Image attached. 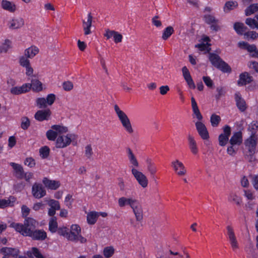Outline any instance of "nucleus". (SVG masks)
I'll return each instance as SVG.
<instances>
[{
	"mask_svg": "<svg viewBox=\"0 0 258 258\" xmlns=\"http://www.w3.org/2000/svg\"><path fill=\"white\" fill-rule=\"evenodd\" d=\"M36 221L33 218H28L24 224L12 223L10 226L24 236H29L35 240H42L46 238V233L41 230H33L36 227Z\"/></svg>",
	"mask_w": 258,
	"mask_h": 258,
	"instance_id": "obj_1",
	"label": "nucleus"
},
{
	"mask_svg": "<svg viewBox=\"0 0 258 258\" xmlns=\"http://www.w3.org/2000/svg\"><path fill=\"white\" fill-rule=\"evenodd\" d=\"M71 143L74 145L77 143V136L73 134H66L61 131L59 136L56 140V147L58 148H63L69 146Z\"/></svg>",
	"mask_w": 258,
	"mask_h": 258,
	"instance_id": "obj_2",
	"label": "nucleus"
},
{
	"mask_svg": "<svg viewBox=\"0 0 258 258\" xmlns=\"http://www.w3.org/2000/svg\"><path fill=\"white\" fill-rule=\"evenodd\" d=\"M56 99L54 94H49L46 98L39 97L36 99V105L39 109L46 108L48 106H51Z\"/></svg>",
	"mask_w": 258,
	"mask_h": 258,
	"instance_id": "obj_3",
	"label": "nucleus"
},
{
	"mask_svg": "<svg viewBox=\"0 0 258 258\" xmlns=\"http://www.w3.org/2000/svg\"><path fill=\"white\" fill-rule=\"evenodd\" d=\"M114 110L122 126L126 129H132L130 119L127 115L120 109L117 104L114 105Z\"/></svg>",
	"mask_w": 258,
	"mask_h": 258,
	"instance_id": "obj_4",
	"label": "nucleus"
},
{
	"mask_svg": "<svg viewBox=\"0 0 258 258\" xmlns=\"http://www.w3.org/2000/svg\"><path fill=\"white\" fill-rule=\"evenodd\" d=\"M131 171L132 174L138 183L143 188L147 187L148 184V180L146 176L142 172L139 171L135 168L133 167Z\"/></svg>",
	"mask_w": 258,
	"mask_h": 258,
	"instance_id": "obj_5",
	"label": "nucleus"
},
{
	"mask_svg": "<svg viewBox=\"0 0 258 258\" xmlns=\"http://www.w3.org/2000/svg\"><path fill=\"white\" fill-rule=\"evenodd\" d=\"M31 193L34 198L39 199L46 196V190L42 184L35 182L32 186Z\"/></svg>",
	"mask_w": 258,
	"mask_h": 258,
	"instance_id": "obj_6",
	"label": "nucleus"
},
{
	"mask_svg": "<svg viewBox=\"0 0 258 258\" xmlns=\"http://www.w3.org/2000/svg\"><path fill=\"white\" fill-rule=\"evenodd\" d=\"M257 139V135H255V133H251L250 137L247 138L244 142L246 149L251 154H253L255 153Z\"/></svg>",
	"mask_w": 258,
	"mask_h": 258,
	"instance_id": "obj_7",
	"label": "nucleus"
},
{
	"mask_svg": "<svg viewBox=\"0 0 258 258\" xmlns=\"http://www.w3.org/2000/svg\"><path fill=\"white\" fill-rule=\"evenodd\" d=\"M227 236L232 249L234 251L239 248L238 240L235 234L233 228L231 226L226 227Z\"/></svg>",
	"mask_w": 258,
	"mask_h": 258,
	"instance_id": "obj_8",
	"label": "nucleus"
},
{
	"mask_svg": "<svg viewBox=\"0 0 258 258\" xmlns=\"http://www.w3.org/2000/svg\"><path fill=\"white\" fill-rule=\"evenodd\" d=\"M93 17L90 13L86 18L82 20V27L85 35H88L91 33V27L92 25Z\"/></svg>",
	"mask_w": 258,
	"mask_h": 258,
	"instance_id": "obj_9",
	"label": "nucleus"
},
{
	"mask_svg": "<svg viewBox=\"0 0 258 258\" xmlns=\"http://www.w3.org/2000/svg\"><path fill=\"white\" fill-rule=\"evenodd\" d=\"M0 252L4 255L3 257L9 258L12 257L13 258H18L19 251L18 249L13 248L11 247H3L1 249Z\"/></svg>",
	"mask_w": 258,
	"mask_h": 258,
	"instance_id": "obj_10",
	"label": "nucleus"
},
{
	"mask_svg": "<svg viewBox=\"0 0 258 258\" xmlns=\"http://www.w3.org/2000/svg\"><path fill=\"white\" fill-rule=\"evenodd\" d=\"M31 83H27L29 86V91L32 89L34 92H39L43 90V84L38 80V76L34 78H32L31 80Z\"/></svg>",
	"mask_w": 258,
	"mask_h": 258,
	"instance_id": "obj_11",
	"label": "nucleus"
},
{
	"mask_svg": "<svg viewBox=\"0 0 258 258\" xmlns=\"http://www.w3.org/2000/svg\"><path fill=\"white\" fill-rule=\"evenodd\" d=\"M137 221H141L143 219L142 206L139 201L137 199L131 207Z\"/></svg>",
	"mask_w": 258,
	"mask_h": 258,
	"instance_id": "obj_12",
	"label": "nucleus"
},
{
	"mask_svg": "<svg viewBox=\"0 0 258 258\" xmlns=\"http://www.w3.org/2000/svg\"><path fill=\"white\" fill-rule=\"evenodd\" d=\"M171 165L177 175L179 176H183L186 174V170L184 165L178 160H175L172 161Z\"/></svg>",
	"mask_w": 258,
	"mask_h": 258,
	"instance_id": "obj_13",
	"label": "nucleus"
},
{
	"mask_svg": "<svg viewBox=\"0 0 258 258\" xmlns=\"http://www.w3.org/2000/svg\"><path fill=\"white\" fill-rule=\"evenodd\" d=\"M51 112L49 109L38 110L34 115V118L36 120L42 121L47 120L50 116Z\"/></svg>",
	"mask_w": 258,
	"mask_h": 258,
	"instance_id": "obj_14",
	"label": "nucleus"
},
{
	"mask_svg": "<svg viewBox=\"0 0 258 258\" xmlns=\"http://www.w3.org/2000/svg\"><path fill=\"white\" fill-rule=\"evenodd\" d=\"M104 36L106 37L107 39L113 37L115 43L121 42L122 39V36L121 34L117 31L110 30L109 29H107L105 31V33L104 34Z\"/></svg>",
	"mask_w": 258,
	"mask_h": 258,
	"instance_id": "obj_15",
	"label": "nucleus"
},
{
	"mask_svg": "<svg viewBox=\"0 0 258 258\" xmlns=\"http://www.w3.org/2000/svg\"><path fill=\"white\" fill-rule=\"evenodd\" d=\"M42 183L46 188L51 190H56L60 185L59 181L51 180L47 177L43 178Z\"/></svg>",
	"mask_w": 258,
	"mask_h": 258,
	"instance_id": "obj_16",
	"label": "nucleus"
},
{
	"mask_svg": "<svg viewBox=\"0 0 258 258\" xmlns=\"http://www.w3.org/2000/svg\"><path fill=\"white\" fill-rule=\"evenodd\" d=\"M253 79L247 72H244L240 74L239 79L237 81V84L239 86H245L253 81Z\"/></svg>",
	"mask_w": 258,
	"mask_h": 258,
	"instance_id": "obj_17",
	"label": "nucleus"
},
{
	"mask_svg": "<svg viewBox=\"0 0 258 258\" xmlns=\"http://www.w3.org/2000/svg\"><path fill=\"white\" fill-rule=\"evenodd\" d=\"M242 135L240 131L234 132L229 140L230 144L235 145L237 146H240L242 144Z\"/></svg>",
	"mask_w": 258,
	"mask_h": 258,
	"instance_id": "obj_18",
	"label": "nucleus"
},
{
	"mask_svg": "<svg viewBox=\"0 0 258 258\" xmlns=\"http://www.w3.org/2000/svg\"><path fill=\"white\" fill-rule=\"evenodd\" d=\"M231 133L230 130H224L218 137L219 144L220 146L223 147L226 146L228 141Z\"/></svg>",
	"mask_w": 258,
	"mask_h": 258,
	"instance_id": "obj_19",
	"label": "nucleus"
},
{
	"mask_svg": "<svg viewBox=\"0 0 258 258\" xmlns=\"http://www.w3.org/2000/svg\"><path fill=\"white\" fill-rule=\"evenodd\" d=\"M81 228L80 226L76 224H72L70 227V241L75 240L77 236L81 234Z\"/></svg>",
	"mask_w": 258,
	"mask_h": 258,
	"instance_id": "obj_20",
	"label": "nucleus"
},
{
	"mask_svg": "<svg viewBox=\"0 0 258 258\" xmlns=\"http://www.w3.org/2000/svg\"><path fill=\"white\" fill-rule=\"evenodd\" d=\"M136 200L137 199L136 198L133 197L126 198L122 197L118 200V206L121 208L129 206L131 208L134 203V202L136 201Z\"/></svg>",
	"mask_w": 258,
	"mask_h": 258,
	"instance_id": "obj_21",
	"label": "nucleus"
},
{
	"mask_svg": "<svg viewBox=\"0 0 258 258\" xmlns=\"http://www.w3.org/2000/svg\"><path fill=\"white\" fill-rule=\"evenodd\" d=\"M24 25V21L21 17H16L10 22L9 28L11 29H16L22 27Z\"/></svg>",
	"mask_w": 258,
	"mask_h": 258,
	"instance_id": "obj_22",
	"label": "nucleus"
},
{
	"mask_svg": "<svg viewBox=\"0 0 258 258\" xmlns=\"http://www.w3.org/2000/svg\"><path fill=\"white\" fill-rule=\"evenodd\" d=\"M39 49L37 46L32 45L25 50L24 55L27 58H33L39 53Z\"/></svg>",
	"mask_w": 258,
	"mask_h": 258,
	"instance_id": "obj_23",
	"label": "nucleus"
},
{
	"mask_svg": "<svg viewBox=\"0 0 258 258\" xmlns=\"http://www.w3.org/2000/svg\"><path fill=\"white\" fill-rule=\"evenodd\" d=\"M235 99L236 102V105L238 108L241 112L244 111L246 108L247 106L245 100L239 95V93L235 94Z\"/></svg>",
	"mask_w": 258,
	"mask_h": 258,
	"instance_id": "obj_24",
	"label": "nucleus"
},
{
	"mask_svg": "<svg viewBox=\"0 0 258 258\" xmlns=\"http://www.w3.org/2000/svg\"><path fill=\"white\" fill-rule=\"evenodd\" d=\"M16 201V198L12 196H11L7 199H0V208L12 207L14 205Z\"/></svg>",
	"mask_w": 258,
	"mask_h": 258,
	"instance_id": "obj_25",
	"label": "nucleus"
},
{
	"mask_svg": "<svg viewBox=\"0 0 258 258\" xmlns=\"http://www.w3.org/2000/svg\"><path fill=\"white\" fill-rule=\"evenodd\" d=\"M29 86L27 83L20 87H13L11 89V92L14 95H19L29 92Z\"/></svg>",
	"mask_w": 258,
	"mask_h": 258,
	"instance_id": "obj_26",
	"label": "nucleus"
},
{
	"mask_svg": "<svg viewBox=\"0 0 258 258\" xmlns=\"http://www.w3.org/2000/svg\"><path fill=\"white\" fill-rule=\"evenodd\" d=\"M188 142L189 148L191 153L194 155H197L198 153L199 150L196 141H195L194 138L192 136L188 135Z\"/></svg>",
	"mask_w": 258,
	"mask_h": 258,
	"instance_id": "obj_27",
	"label": "nucleus"
},
{
	"mask_svg": "<svg viewBox=\"0 0 258 258\" xmlns=\"http://www.w3.org/2000/svg\"><path fill=\"white\" fill-rule=\"evenodd\" d=\"M26 254L30 258L34 257L36 258H44L39 250L36 247H32L30 250L27 251Z\"/></svg>",
	"mask_w": 258,
	"mask_h": 258,
	"instance_id": "obj_28",
	"label": "nucleus"
},
{
	"mask_svg": "<svg viewBox=\"0 0 258 258\" xmlns=\"http://www.w3.org/2000/svg\"><path fill=\"white\" fill-rule=\"evenodd\" d=\"M99 217L98 212L95 211H91L89 212L87 215V223L90 225L94 224Z\"/></svg>",
	"mask_w": 258,
	"mask_h": 258,
	"instance_id": "obj_29",
	"label": "nucleus"
},
{
	"mask_svg": "<svg viewBox=\"0 0 258 258\" xmlns=\"http://www.w3.org/2000/svg\"><path fill=\"white\" fill-rule=\"evenodd\" d=\"M1 5L4 10L10 12H14L16 10V5L10 1L3 0Z\"/></svg>",
	"mask_w": 258,
	"mask_h": 258,
	"instance_id": "obj_30",
	"label": "nucleus"
},
{
	"mask_svg": "<svg viewBox=\"0 0 258 258\" xmlns=\"http://www.w3.org/2000/svg\"><path fill=\"white\" fill-rule=\"evenodd\" d=\"M10 165L15 170L16 176L20 178H22L24 172L22 166L20 164L13 162L10 163Z\"/></svg>",
	"mask_w": 258,
	"mask_h": 258,
	"instance_id": "obj_31",
	"label": "nucleus"
},
{
	"mask_svg": "<svg viewBox=\"0 0 258 258\" xmlns=\"http://www.w3.org/2000/svg\"><path fill=\"white\" fill-rule=\"evenodd\" d=\"M58 224L57 218L56 217H51L49 221V230L52 233H54L57 231Z\"/></svg>",
	"mask_w": 258,
	"mask_h": 258,
	"instance_id": "obj_32",
	"label": "nucleus"
},
{
	"mask_svg": "<svg viewBox=\"0 0 258 258\" xmlns=\"http://www.w3.org/2000/svg\"><path fill=\"white\" fill-rule=\"evenodd\" d=\"M127 156L129 161L131 164L132 165V168L133 167H138L139 166V163L130 149L127 150Z\"/></svg>",
	"mask_w": 258,
	"mask_h": 258,
	"instance_id": "obj_33",
	"label": "nucleus"
},
{
	"mask_svg": "<svg viewBox=\"0 0 258 258\" xmlns=\"http://www.w3.org/2000/svg\"><path fill=\"white\" fill-rule=\"evenodd\" d=\"M58 234L70 240V231L69 229L64 226L59 227L57 229Z\"/></svg>",
	"mask_w": 258,
	"mask_h": 258,
	"instance_id": "obj_34",
	"label": "nucleus"
},
{
	"mask_svg": "<svg viewBox=\"0 0 258 258\" xmlns=\"http://www.w3.org/2000/svg\"><path fill=\"white\" fill-rule=\"evenodd\" d=\"M216 68L224 73H230L231 72L230 67L223 60L218 64Z\"/></svg>",
	"mask_w": 258,
	"mask_h": 258,
	"instance_id": "obj_35",
	"label": "nucleus"
},
{
	"mask_svg": "<svg viewBox=\"0 0 258 258\" xmlns=\"http://www.w3.org/2000/svg\"><path fill=\"white\" fill-rule=\"evenodd\" d=\"M61 130H48L46 133L47 139L50 141H54L59 136Z\"/></svg>",
	"mask_w": 258,
	"mask_h": 258,
	"instance_id": "obj_36",
	"label": "nucleus"
},
{
	"mask_svg": "<svg viewBox=\"0 0 258 258\" xmlns=\"http://www.w3.org/2000/svg\"><path fill=\"white\" fill-rule=\"evenodd\" d=\"M191 106L193 110V111L195 115H196L197 118L199 120H201L202 119V116L200 112V110L199 109L198 106L197 105V104L196 103V101L194 97H191Z\"/></svg>",
	"mask_w": 258,
	"mask_h": 258,
	"instance_id": "obj_37",
	"label": "nucleus"
},
{
	"mask_svg": "<svg viewBox=\"0 0 258 258\" xmlns=\"http://www.w3.org/2000/svg\"><path fill=\"white\" fill-rule=\"evenodd\" d=\"M234 29L238 34L242 35L246 30L247 27L242 23L236 22L234 24Z\"/></svg>",
	"mask_w": 258,
	"mask_h": 258,
	"instance_id": "obj_38",
	"label": "nucleus"
},
{
	"mask_svg": "<svg viewBox=\"0 0 258 258\" xmlns=\"http://www.w3.org/2000/svg\"><path fill=\"white\" fill-rule=\"evenodd\" d=\"M209 60L215 67L222 60L220 57L214 53H209Z\"/></svg>",
	"mask_w": 258,
	"mask_h": 258,
	"instance_id": "obj_39",
	"label": "nucleus"
},
{
	"mask_svg": "<svg viewBox=\"0 0 258 258\" xmlns=\"http://www.w3.org/2000/svg\"><path fill=\"white\" fill-rule=\"evenodd\" d=\"M238 6V3L236 1L227 2L224 7V11L226 13L229 12L230 11L234 9Z\"/></svg>",
	"mask_w": 258,
	"mask_h": 258,
	"instance_id": "obj_40",
	"label": "nucleus"
},
{
	"mask_svg": "<svg viewBox=\"0 0 258 258\" xmlns=\"http://www.w3.org/2000/svg\"><path fill=\"white\" fill-rule=\"evenodd\" d=\"M258 11V3L253 4L248 7L245 11V15L249 16Z\"/></svg>",
	"mask_w": 258,
	"mask_h": 258,
	"instance_id": "obj_41",
	"label": "nucleus"
},
{
	"mask_svg": "<svg viewBox=\"0 0 258 258\" xmlns=\"http://www.w3.org/2000/svg\"><path fill=\"white\" fill-rule=\"evenodd\" d=\"M228 201L237 205H240L242 202L241 199L237 195L233 193H231L229 195Z\"/></svg>",
	"mask_w": 258,
	"mask_h": 258,
	"instance_id": "obj_42",
	"label": "nucleus"
},
{
	"mask_svg": "<svg viewBox=\"0 0 258 258\" xmlns=\"http://www.w3.org/2000/svg\"><path fill=\"white\" fill-rule=\"evenodd\" d=\"M174 32V29L172 26H168L164 30L162 38L166 40H167Z\"/></svg>",
	"mask_w": 258,
	"mask_h": 258,
	"instance_id": "obj_43",
	"label": "nucleus"
},
{
	"mask_svg": "<svg viewBox=\"0 0 258 258\" xmlns=\"http://www.w3.org/2000/svg\"><path fill=\"white\" fill-rule=\"evenodd\" d=\"M221 119L220 116L213 114L210 118V122L212 127H216L219 124Z\"/></svg>",
	"mask_w": 258,
	"mask_h": 258,
	"instance_id": "obj_44",
	"label": "nucleus"
},
{
	"mask_svg": "<svg viewBox=\"0 0 258 258\" xmlns=\"http://www.w3.org/2000/svg\"><path fill=\"white\" fill-rule=\"evenodd\" d=\"M50 153V149L48 147L45 146L39 149V155L41 158H47Z\"/></svg>",
	"mask_w": 258,
	"mask_h": 258,
	"instance_id": "obj_45",
	"label": "nucleus"
},
{
	"mask_svg": "<svg viewBox=\"0 0 258 258\" xmlns=\"http://www.w3.org/2000/svg\"><path fill=\"white\" fill-rule=\"evenodd\" d=\"M48 205L51 208L60 210V206L59 202L53 199H50L47 201Z\"/></svg>",
	"mask_w": 258,
	"mask_h": 258,
	"instance_id": "obj_46",
	"label": "nucleus"
},
{
	"mask_svg": "<svg viewBox=\"0 0 258 258\" xmlns=\"http://www.w3.org/2000/svg\"><path fill=\"white\" fill-rule=\"evenodd\" d=\"M25 68L26 75L28 76L29 80H31L32 78H34L37 76V75L34 74V70L31 65L26 67Z\"/></svg>",
	"mask_w": 258,
	"mask_h": 258,
	"instance_id": "obj_47",
	"label": "nucleus"
},
{
	"mask_svg": "<svg viewBox=\"0 0 258 258\" xmlns=\"http://www.w3.org/2000/svg\"><path fill=\"white\" fill-rule=\"evenodd\" d=\"M205 21L208 24H211L219 22V20L217 19L214 16L211 15H206L204 16Z\"/></svg>",
	"mask_w": 258,
	"mask_h": 258,
	"instance_id": "obj_48",
	"label": "nucleus"
},
{
	"mask_svg": "<svg viewBox=\"0 0 258 258\" xmlns=\"http://www.w3.org/2000/svg\"><path fill=\"white\" fill-rule=\"evenodd\" d=\"M28 58L25 55L20 56L19 58L20 64L24 68L30 66V62Z\"/></svg>",
	"mask_w": 258,
	"mask_h": 258,
	"instance_id": "obj_49",
	"label": "nucleus"
},
{
	"mask_svg": "<svg viewBox=\"0 0 258 258\" xmlns=\"http://www.w3.org/2000/svg\"><path fill=\"white\" fill-rule=\"evenodd\" d=\"M114 249L112 246H108L104 248L103 250V254L106 257H111L114 253Z\"/></svg>",
	"mask_w": 258,
	"mask_h": 258,
	"instance_id": "obj_50",
	"label": "nucleus"
},
{
	"mask_svg": "<svg viewBox=\"0 0 258 258\" xmlns=\"http://www.w3.org/2000/svg\"><path fill=\"white\" fill-rule=\"evenodd\" d=\"M93 154L92 147L90 145H87L85 148V156L89 159H91Z\"/></svg>",
	"mask_w": 258,
	"mask_h": 258,
	"instance_id": "obj_51",
	"label": "nucleus"
},
{
	"mask_svg": "<svg viewBox=\"0 0 258 258\" xmlns=\"http://www.w3.org/2000/svg\"><path fill=\"white\" fill-rule=\"evenodd\" d=\"M245 24L248 25L251 28H258V23L253 19L247 18L245 20Z\"/></svg>",
	"mask_w": 258,
	"mask_h": 258,
	"instance_id": "obj_52",
	"label": "nucleus"
},
{
	"mask_svg": "<svg viewBox=\"0 0 258 258\" xmlns=\"http://www.w3.org/2000/svg\"><path fill=\"white\" fill-rule=\"evenodd\" d=\"M73 201L74 200L73 199L72 195L68 194L65 197L64 203L68 208H71L72 207V203L73 202Z\"/></svg>",
	"mask_w": 258,
	"mask_h": 258,
	"instance_id": "obj_53",
	"label": "nucleus"
},
{
	"mask_svg": "<svg viewBox=\"0 0 258 258\" xmlns=\"http://www.w3.org/2000/svg\"><path fill=\"white\" fill-rule=\"evenodd\" d=\"M30 124V121L27 117H23L21 119V126L22 129L28 128Z\"/></svg>",
	"mask_w": 258,
	"mask_h": 258,
	"instance_id": "obj_54",
	"label": "nucleus"
},
{
	"mask_svg": "<svg viewBox=\"0 0 258 258\" xmlns=\"http://www.w3.org/2000/svg\"><path fill=\"white\" fill-rule=\"evenodd\" d=\"M210 45L211 44L208 43L207 44L201 43L197 44L196 47L199 48L201 51L207 50V52H209L211 50Z\"/></svg>",
	"mask_w": 258,
	"mask_h": 258,
	"instance_id": "obj_55",
	"label": "nucleus"
},
{
	"mask_svg": "<svg viewBox=\"0 0 258 258\" xmlns=\"http://www.w3.org/2000/svg\"><path fill=\"white\" fill-rule=\"evenodd\" d=\"M24 164L30 168H33L35 166L36 163L32 157H28L25 160Z\"/></svg>",
	"mask_w": 258,
	"mask_h": 258,
	"instance_id": "obj_56",
	"label": "nucleus"
},
{
	"mask_svg": "<svg viewBox=\"0 0 258 258\" xmlns=\"http://www.w3.org/2000/svg\"><path fill=\"white\" fill-rule=\"evenodd\" d=\"M236 145H231L230 144V146H228L227 148V153L230 156H234L236 152L237 149L236 148Z\"/></svg>",
	"mask_w": 258,
	"mask_h": 258,
	"instance_id": "obj_57",
	"label": "nucleus"
},
{
	"mask_svg": "<svg viewBox=\"0 0 258 258\" xmlns=\"http://www.w3.org/2000/svg\"><path fill=\"white\" fill-rule=\"evenodd\" d=\"M198 133L203 140H208L210 138L208 130H198Z\"/></svg>",
	"mask_w": 258,
	"mask_h": 258,
	"instance_id": "obj_58",
	"label": "nucleus"
},
{
	"mask_svg": "<svg viewBox=\"0 0 258 258\" xmlns=\"http://www.w3.org/2000/svg\"><path fill=\"white\" fill-rule=\"evenodd\" d=\"M73 84L71 81H66L62 83V87L65 91H71L73 89Z\"/></svg>",
	"mask_w": 258,
	"mask_h": 258,
	"instance_id": "obj_59",
	"label": "nucleus"
},
{
	"mask_svg": "<svg viewBox=\"0 0 258 258\" xmlns=\"http://www.w3.org/2000/svg\"><path fill=\"white\" fill-rule=\"evenodd\" d=\"M203 80L206 86L209 88H213L214 83L212 79L208 76H204L203 77Z\"/></svg>",
	"mask_w": 258,
	"mask_h": 258,
	"instance_id": "obj_60",
	"label": "nucleus"
},
{
	"mask_svg": "<svg viewBox=\"0 0 258 258\" xmlns=\"http://www.w3.org/2000/svg\"><path fill=\"white\" fill-rule=\"evenodd\" d=\"M182 72L185 80L191 78L190 73L186 67L184 66L182 68Z\"/></svg>",
	"mask_w": 258,
	"mask_h": 258,
	"instance_id": "obj_61",
	"label": "nucleus"
},
{
	"mask_svg": "<svg viewBox=\"0 0 258 258\" xmlns=\"http://www.w3.org/2000/svg\"><path fill=\"white\" fill-rule=\"evenodd\" d=\"M44 208V204L41 202H37L34 204L32 209L35 211H38L41 210H43Z\"/></svg>",
	"mask_w": 258,
	"mask_h": 258,
	"instance_id": "obj_62",
	"label": "nucleus"
},
{
	"mask_svg": "<svg viewBox=\"0 0 258 258\" xmlns=\"http://www.w3.org/2000/svg\"><path fill=\"white\" fill-rule=\"evenodd\" d=\"M244 196L246 198L247 200L251 201L254 199L255 196L251 191L249 190H244Z\"/></svg>",
	"mask_w": 258,
	"mask_h": 258,
	"instance_id": "obj_63",
	"label": "nucleus"
},
{
	"mask_svg": "<svg viewBox=\"0 0 258 258\" xmlns=\"http://www.w3.org/2000/svg\"><path fill=\"white\" fill-rule=\"evenodd\" d=\"M251 183L253 187L258 190V175H254L251 180Z\"/></svg>",
	"mask_w": 258,
	"mask_h": 258,
	"instance_id": "obj_64",
	"label": "nucleus"
}]
</instances>
